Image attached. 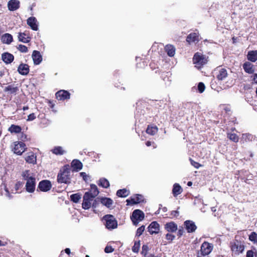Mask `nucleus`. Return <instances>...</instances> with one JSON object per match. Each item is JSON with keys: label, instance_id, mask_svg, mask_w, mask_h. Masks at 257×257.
Masks as SVG:
<instances>
[{"label": "nucleus", "instance_id": "1", "mask_svg": "<svg viewBox=\"0 0 257 257\" xmlns=\"http://www.w3.org/2000/svg\"><path fill=\"white\" fill-rule=\"evenodd\" d=\"M23 179L27 181L26 189L27 192L33 193L35 190L36 179L29 170H25L22 173Z\"/></svg>", "mask_w": 257, "mask_h": 257}, {"label": "nucleus", "instance_id": "2", "mask_svg": "<svg viewBox=\"0 0 257 257\" xmlns=\"http://www.w3.org/2000/svg\"><path fill=\"white\" fill-rule=\"evenodd\" d=\"M70 170L68 165L64 166L57 176V181L60 183H70Z\"/></svg>", "mask_w": 257, "mask_h": 257}, {"label": "nucleus", "instance_id": "3", "mask_svg": "<svg viewBox=\"0 0 257 257\" xmlns=\"http://www.w3.org/2000/svg\"><path fill=\"white\" fill-rule=\"evenodd\" d=\"M193 63L197 68H201L204 65L207 63V60L206 57L199 53H196L194 55Z\"/></svg>", "mask_w": 257, "mask_h": 257}, {"label": "nucleus", "instance_id": "4", "mask_svg": "<svg viewBox=\"0 0 257 257\" xmlns=\"http://www.w3.org/2000/svg\"><path fill=\"white\" fill-rule=\"evenodd\" d=\"M144 213L143 211L139 209L135 210L132 216H131V220L133 224L137 225L139 222L142 221L144 219Z\"/></svg>", "mask_w": 257, "mask_h": 257}, {"label": "nucleus", "instance_id": "5", "mask_svg": "<svg viewBox=\"0 0 257 257\" xmlns=\"http://www.w3.org/2000/svg\"><path fill=\"white\" fill-rule=\"evenodd\" d=\"M27 149L25 144L22 142H15L14 143L13 151L18 155H21Z\"/></svg>", "mask_w": 257, "mask_h": 257}, {"label": "nucleus", "instance_id": "6", "mask_svg": "<svg viewBox=\"0 0 257 257\" xmlns=\"http://www.w3.org/2000/svg\"><path fill=\"white\" fill-rule=\"evenodd\" d=\"M104 219L106 221L105 226L107 228L111 229L117 227V221L112 215H105Z\"/></svg>", "mask_w": 257, "mask_h": 257}, {"label": "nucleus", "instance_id": "7", "mask_svg": "<svg viewBox=\"0 0 257 257\" xmlns=\"http://www.w3.org/2000/svg\"><path fill=\"white\" fill-rule=\"evenodd\" d=\"M213 249V245L207 242H204L201 246V253L203 255L209 254Z\"/></svg>", "mask_w": 257, "mask_h": 257}, {"label": "nucleus", "instance_id": "8", "mask_svg": "<svg viewBox=\"0 0 257 257\" xmlns=\"http://www.w3.org/2000/svg\"><path fill=\"white\" fill-rule=\"evenodd\" d=\"M93 198L89 196L88 193H85L83 196V200L82 204V208L84 209H88L91 206V202L93 200Z\"/></svg>", "mask_w": 257, "mask_h": 257}, {"label": "nucleus", "instance_id": "9", "mask_svg": "<svg viewBox=\"0 0 257 257\" xmlns=\"http://www.w3.org/2000/svg\"><path fill=\"white\" fill-rule=\"evenodd\" d=\"M52 184L50 181L43 180L41 181L38 185V188L43 192H47L51 189Z\"/></svg>", "mask_w": 257, "mask_h": 257}, {"label": "nucleus", "instance_id": "10", "mask_svg": "<svg viewBox=\"0 0 257 257\" xmlns=\"http://www.w3.org/2000/svg\"><path fill=\"white\" fill-rule=\"evenodd\" d=\"M216 78L218 80H223L228 76L227 71L226 69L218 67L216 69Z\"/></svg>", "mask_w": 257, "mask_h": 257}, {"label": "nucleus", "instance_id": "11", "mask_svg": "<svg viewBox=\"0 0 257 257\" xmlns=\"http://www.w3.org/2000/svg\"><path fill=\"white\" fill-rule=\"evenodd\" d=\"M160 230V225L156 221L152 222L148 227V231L151 234H157Z\"/></svg>", "mask_w": 257, "mask_h": 257}, {"label": "nucleus", "instance_id": "12", "mask_svg": "<svg viewBox=\"0 0 257 257\" xmlns=\"http://www.w3.org/2000/svg\"><path fill=\"white\" fill-rule=\"evenodd\" d=\"M27 23L33 30L37 31L38 30V24L35 17L29 18L27 20Z\"/></svg>", "mask_w": 257, "mask_h": 257}, {"label": "nucleus", "instance_id": "13", "mask_svg": "<svg viewBox=\"0 0 257 257\" xmlns=\"http://www.w3.org/2000/svg\"><path fill=\"white\" fill-rule=\"evenodd\" d=\"M184 225L187 232L189 233L194 232L197 228L195 223L191 220H186L184 222Z\"/></svg>", "mask_w": 257, "mask_h": 257}, {"label": "nucleus", "instance_id": "14", "mask_svg": "<svg viewBox=\"0 0 257 257\" xmlns=\"http://www.w3.org/2000/svg\"><path fill=\"white\" fill-rule=\"evenodd\" d=\"M56 97L58 100H65L70 98V93L66 90H61L56 93Z\"/></svg>", "mask_w": 257, "mask_h": 257}, {"label": "nucleus", "instance_id": "15", "mask_svg": "<svg viewBox=\"0 0 257 257\" xmlns=\"http://www.w3.org/2000/svg\"><path fill=\"white\" fill-rule=\"evenodd\" d=\"M8 7L11 11H16L20 7V2L18 0H11L8 2Z\"/></svg>", "mask_w": 257, "mask_h": 257}, {"label": "nucleus", "instance_id": "16", "mask_svg": "<svg viewBox=\"0 0 257 257\" xmlns=\"http://www.w3.org/2000/svg\"><path fill=\"white\" fill-rule=\"evenodd\" d=\"M143 200V196L141 195L137 194L132 197L131 199L126 200L127 205L137 204Z\"/></svg>", "mask_w": 257, "mask_h": 257}, {"label": "nucleus", "instance_id": "17", "mask_svg": "<svg viewBox=\"0 0 257 257\" xmlns=\"http://www.w3.org/2000/svg\"><path fill=\"white\" fill-rule=\"evenodd\" d=\"M34 63L36 65L39 64L42 60V57L39 51L34 50L32 55Z\"/></svg>", "mask_w": 257, "mask_h": 257}, {"label": "nucleus", "instance_id": "18", "mask_svg": "<svg viewBox=\"0 0 257 257\" xmlns=\"http://www.w3.org/2000/svg\"><path fill=\"white\" fill-rule=\"evenodd\" d=\"M25 161L29 164H36L37 163L36 156L33 152L28 153L25 157Z\"/></svg>", "mask_w": 257, "mask_h": 257}, {"label": "nucleus", "instance_id": "19", "mask_svg": "<svg viewBox=\"0 0 257 257\" xmlns=\"http://www.w3.org/2000/svg\"><path fill=\"white\" fill-rule=\"evenodd\" d=\"M19 73L23 75H26L29 73V67L27 64H21L18 68Z\"/></svg>", "mask_w": 257, "mask_h": 257}, {"label": "nucleus", "instance_id": "20", "mask_svg": "<svg viewBox=\"0 0 257 257\" xmlns=\"http://www.w3.org/2000/svg\"><path fill=\"white\" fill-rule=\"evenodd\" d=\"M85 193H88L89 196H91L94 198L99 194V191L97 186L94 184H91L90 185V189L89 191L86 192Z\"/></svg>", "mask_w": 257, "mask_h": 257}, {"label": "nucleus", "instance_id": "21", "mask_svg": "<svg viewBox=\"0 0 257 257\" xmlns=\"http://www.w3.org/2000/svg\"><path fill=\"white\" fill-rule=\"evenodd\" d=\"M243 68L244 71L248 74H252L254 72L253 65L250 62H246L244 63L243 65Z\"/></svg>", "mask_w": 257, "mask_h": 257}, {"label": "nucleus", "instance_id": "22", "mask_svg": "<svg viewBox=\"0 0 257 257\" xmlns=\"http://www.w3.org/2000/svg\"><path fill=\"white\" fill-rule=\"evenodd\" d=\"M2 60L7 64L11 63L14 60V56L9 53H5L2 54Z\"/></svg>", "mask_w": 257, "mask_h": 257}, {"label": "nucleus", "instance_id": "23", "mask_svg": "<svg viewBox=\"0 0 257 257\" xmlns=\"http://www.w3.org/2000/svg\"><path fill=\"white\" fill-rule=\"evenodd\" d=\"M4 91L7 92L11 94H16L19 90L18 87L14 86V85H9L4 88Z\"/></svg>", "mask_w": 257, "mask_h": 257}, {"label": "nucleus", "instance_id": "24", "mask_svg": "<svg viewBox=\"0 0 257 257\" xmlns=\"http://www.w3.org/2000/svg\"><path fill=\"white\" fill-rule=\"evenodd\" d=\"M71 167L75 171H78L82 168V163L78 160H74L71 163Z\"/></svg>", "mask_w": 257, "mask_h": 257}, {"label": "nucleus", "instance_id": "25", "mask_svg": "<svg viewBox=\"0 0 257 257\" xmlns=\"http://www.w3.org/2000/svg\"><path fill=\"white\" fill-rule=\"evenodd\" d=\"M183 191L181 186L178 183H175L173 185L172 193L174 197H176L180 194Z\"/></svg>", "mask_w": 257, "mask_h": 257}, {"label": "nucleus", "instance_id": "26", "mask_svg": "<svg viewBox=\"0 0 257 257\" xmlns=\"http://www.w3.org/2000/svg\"><path fill=\"white\" fill-rule=\"evenodd\" d=\"M165 228L168 232H174L177 230V225L173 222H171L167 223Z\"/></svg>", "mask_w": 257, "mask_h": 257}, {"label": "nucleus", "instance_id": "27", "mask_svg": "<svg viewBox=\"0 0 257 257\" xmlns=\"http://www.w3.org/2000/svg\"><path fill=\"white\" fill-rule=\"evenodd\" d=\"M18 39L20 41L25 43H28L30 41V37L26 32L19 33Z\"/></svg>", "mask_w": 257, "mask_h": 257}, {"label": "nucleus", "instance_id": "28", "mask_svg": "<svg viewBox=\"0 0 257 257\" xmlns=\"http://www.w3.org/2000/svg\"><path fill=\"white\" fill-rule=\"evenodd\" d=\"M13 38L12 35L6 33L2 37L1 40L3 43L10 44L13 41Z\"/></svg>", "mask_w": 257, "mask_h": 257}, {"label": "nucleus", "instance_id": "29", "mask_svg": "<svg viewBox=\"0 0 257 257\" xmlns=\"http://www.w3.org/2000/svg\"><path fill=\"white\" fill-rule=\"evenodd\" d=\"M166 52L170 57H173L175 54V48L172 45H167L165 48Z\"/></svg>", "mask_w": 257, "mask_h": 257}, {"label": "nucleus", "instance_id": "30", "mask_svg": "<svg viewBox=\"0 0 257 257\" xmlns=\"http://www.w3.org/2000/svg\"><path fill=\"white\" fill-rule=\"evenodd\" d=\"M247 57L248 60L254 62L257 60V51H250L248 52Z\"/></svg>", "mask_w": 257, "mask_h": 257}, {"label": "nucleus", "instance_id": "31", "mask_svg": "<svg viewBox=\"0 0 257 257\" xmlns=\"http://www.w3.org/2000/svg\"><path fill=\"white\" fill-rule=\"evenodd\" d=\"M231 250L232 251L235 252L237 253L239 252H242L244 249L243 246L241 244H239L238 243H234L233 244L231 245Z\"/></svg>", "mask_w": 257, "mask_h": 257}, {"label": "nucleus", "instance_id": "32", "mask_svg": "<svg viewBox=\"0 0 257 257\" xmlns=\"http://www.w3.org/2000/svg\"><path fill=\"white\" fill-rule=\"evenodd\" d=\"M186 41L189 43L198 42L199 36L195 33H191L188 36Z\"/></svg>", "mask_w": 257, "mask_h": 257}, {"label": "nucleus", "instance_id": "33", "mask_svg": "<svg viewBox=\"0 0 257 257\" xmlns=\"http://www.w3.org/2000/svg\"><path fill=\"white\" fill-rule=\"evenodd\" d=\"M255 139V137L250 134H243L241 137V141L243 142H248L253 141Z\"/></svg>", "mask_w": 257, "mask_h": 257}, {"label": "nucleus", "instance_id": "34", "mask_svg": "<svg viewBox=\"0 0 257 257\" xmlns=\"http://www.w3.org/2000/svg\"><path fill=\"white\" fill-rule=\"evenodd\" d=\"M8 131L11 133L18 134L20 133L22 131V128L19 125L15 124H12L9 128Z\"/></svg>", "mask_w": 257, "mask_h": 257}, {"label": "nucleus", "instance_id": "35", "mask_svg": "<svg viewBox=\"0 0 257 257\" xmlns=\"http://www.w3.org/2000/svg\"><path fill=\"white\" fill-rule=\"evenodd\" d=\"M101 203L107 208H109L113 203V201L109 198H102L101 199Z\"/></svg>", "mask_w": 257, "mask_h": 257}, {"label": "nucleus", "instance_id": "36", "mask_svg": "<svg viewBox=\"0 0 257 257\" xmlns=\"http://www.w3.org/2000/svg\"><path fill=\"white\" fill-rule=\"evenodd\" d=\"M116 195L120 197H125L129 195V191L125 189L118 190Z\"/></svg>", "mask_w": 257, "mask_h": 257}, {"label": "nucleus", "instance_id": "37", "mask_svg": "<svg viewBox=\"0 0 257 257\" xmlns=\"http://www.w3.org/2000/svg\"><path fill=\"white\" fill-rule=\"evenodd\" d=\"M158 132V127L157 126H148L146 130L147 134L151 135H154Z\"/></svg>", "mask_w": 257, "mask_h": 257}, {"label": "nucleus", "instance_id": "38", "mask_svg": "<svg viewBox=\"0 0 257 257\" xmlns=\"http://www.w3.org/2000/svg\"><path fill=\"white\" fill-rule=\"evenodd\" d=\"M98 185L103 188H107L109 186V183L107 179L101 178L99 180Z\"/></svg>", "mask_w": 257, "mask_h": 257}, {"label": "nucleus", "instance_id": "39", "mask_svg": "<svg viewBox=\"0 0 257 257\" xmlns=\"http://www.w3.org/2000/svg\"><path fill=\"white\" fill-rule=\"evenodd\" d=\"M81 198V195L78 193L74 194L70 196L71 200L74 203H78Z\"/></svg>", "mask_w": 257, "mask_h": 257}, {"label": "nucleus", "instance_id": "40", "mask_svg": "<svg viewBox=\"0 0 257 257\" xmlns=\"http://www.w3.org/2000/svg\"><path fill=\"white\" fill-rule=\"evenodd\" d=\"M227 138L231 141L236 143L238 141L239 138L235 134L229 133L227 134Z\"/></svg>", "mask_w": 257, "mask_h": 257}, {"label": "nucleus", "instance_id": "41", "mask_svg": "<svg viewBox=\"0 0 257 257\" xmlns=\"http://www.w3.org/2000/svg\"><path fill=\"white\" fill-rule=\"evenodd\" d=\"M53 153L56 155H62L64 153L65 151L63 150L61 147H55L52 151Z\"/></svg>", "mask_w": 257, "mask_h": 257}, {"label": "nucleus", "instance_id": "42", "mask_svg": "<svg viewBox=\"0 0 257 257\" xmlns=\"http://www.w3.org/2000/svg\"><path fill=\"white\" fill-rule=\"evenodd\" d=\"M249 239L254 243L257 244V233L255 232H251L249 236Z\"/></svg>", "mask_w": 257, "mask_h": 257}, {"label": "nucleus", "instance_id": "43", "mask_svg": "<svg viewBox=\"0 0 257 257\" xmlns=\"http://www.w3.org/2000/svg\"><path fill=\"white\" fill-rule=\"evenodd\" d=\"M145 229V226L144 225H142L139 228H138L136 232V236H141Z\"/></svg>", "mask_w": 257, "mask_h": 257}, {"label": "nucleus", "instance_id": "44", "mask_svg": "<svg viewBox=\"0 0 257 257\" xmlns=\"http://www.w3.org/2000/svg\"><path fill=\"white\" fill-rule=\"evenodd\" d=\"M18 49L22 53H26L28 51L27 47L23 45H19L18 47Z\"/></svg>", "mask_w": 257, "mask_h": 257}, {"label": "nucleus", "instance_id": "45", "mask_svg": "<svg viewBox=\"0 0 257 257\" xmlns=\"http://www.w3.org/2000/svg\"><path fill=\"white\" fill-rule=\"evenodd\" d=\"M140 242H136L134 244V245L132 247V250L134 252H138L140 248Z\"/></svg>", "mask_w": 257, "mask_h": 257}, {"label": "nucleus", "instance_id": "46", "mask_svg": "<svg viewBox=\"0 0 257 257\" xmlns=\"http://www.w3.org/2000/svg\"><path fill=\"white\" fill-rule=\"evenodd\" d=\"M205 88V85L202 82H199L198 85V89L200 93H202Z\"/></svg>", "mask_w": 257, "mask_h": 257}, {"label": "nucleus", "instance_id": "47", "mask_svg": "<svg viewBox=\"0 0 257 257\" xmlns=\"http://www.w3.org/2000/svg\"><path fill=\"white\" fill-rule=\"evenodd\" d=\"M233 83H234V82H233V79L229 80L228 81H227L226 82V85H225L224 86V88L226 89V88H229L230 87H231L233 84Z\"/></svg>", "mask_w": 257, "mask_h": 257}, {"label": "nucleus", "instance_id": "48", "mask_svg": "<svg viewBox=\"0 0 257 257\" xmlns=\"http://www.w3.org/2000/svg\"><path fill=\"white\" fill-rule=\"evenodd\" d=\"M190 161L191 165L193 166H194L195 168L198 169L201 166L200 164L199 163L193 161L192 159H190Z\"/></svg>", "mask_w": 257, "mask_h": 257}, {"label": "nucleus", "instance_id": "49", "mask_svg": "<svg viewBox=\"0 0 257 257\" xmlns=\"http://www.w3.org/2000/svg\"><path fill=\"white\" fill-rule=\"evenodd\" d=\"M3 194L8 197L9 199H11L12 198V196L11 195L8 189L6 187V186H5V192L3 193Z\"/></svg>", "mask_w": 257, "mask_h": 257}, {"label": "nucleus", "instance_id": "50", "mask_svg": "<svg viewBox=\"0 0 257 257\" xmlns=\"http://www.w3.org/2000/svg\"><path fill=\"white\" fill-rule=\"evenodd\" d=\"M149 250V247L147 245H143L142 246V253L146 255Z\"/></svg>", "mask_w": 257, "mask_h": 257}, {"label": "nucleus", "instance_id": "51", "mask_svg": "<svg viewBox=\"0 0 257 257\" xmlns=\"http://www.w3.org/2000/svg\"><path fill=\"white\" fill-rule=\"evenodd\" d=\"M113 250V248L111 246H106L104 249V251L106 253L112 252Z\"/></svg>", "mask_w": 257, "mask_h": 257}, {"label": "nucleus", "instance_id": "52", "mask_svg": "<svg viewBox=\"0 0 257 257\" xmlns=\"http://www.w3.org/2000/svg\"><path fill=\"white\" fill-rule=\"evenodd\" d=\"M36 118V116L34 113H31L28 116L27 121H32Z\"/></svg>", "mask_w": 257, "mask_h": 257}, {"label": "nucleus", "instance_id": "53", "mask_svg": "<svg viewBox=\"0 0 257 257\" xmlns=\"http://www.w3.org/2000/svg\"><path fill=\"white\" fill-rule=\"evenodd\" d=\"M166 238L167 240H173L175 238V236L170 233H167L166 235Z\"/></svg>", "mask_w": 257, "mask_h": 257}, {"label": "nucleus", "instance_id": "54", "mask_svg": "<svg viewBox=\"0 0 257 257\" xmlns=\"http://www.w3.org/2000/svg\"><path fill=\"white\" fill-rule=\"evenodd\" d=\"M179 215V212L177 210L172 211L171 213L172 217H177Z\"/></svg>", "mask_w": 257, "mask_h": 257}, {"label": "nucleus", "instance_id": "55", "mask_svg": "<svg viewBox=\"0 0 257 257\" xmlns=\"http://www.w3.org/2000/svg\"><path fill=\"white\" fill-rule=\"evenodd\" d=\"M80 175L81 177H82L83 178V179L84 181H86L87 180L88 176L86 174V173L81 172L80 173Z\"/></svg>", "mask_w": 257, "mask_h": 257}, {"label": "nucleus", "instance_id": "56", "mask_svg": "<svg viewBox=\"0 0 257 257\" xmlns=\"http://www.w3.org/2000/svg\"><path fill=\"white\" fill-rule=\"evenodd\" d=\"M253 251L252 250H249L247 251L246 257H253Z\"/></svg>", "mask_w": 257, "mask_h": 257}, {"label": "nucleus", "instance_id": "57", "mask_svg": "<svg viewBox=\"0 0 257 257\" xmlns=\"http://www.w3.org/2000/svg\"><path fill=\"white\" fill-rule=\"evenodd\" d=\"M178 235H179V236H181V235H183V233H184L183 229V228H182V229H179L178 230Z\"/></svg>", "mask_w": 257, "mask_h": 257}, {"label": "nucleus", "instance_id": "58", "mask_svg": "<svg viewBox=\"0 0 257 257\" xmlns=\"http://www.w3.org/2000/svg\"><path fill=\"white\" fill-rule=\"evenodd\" d=\"M253 81L255 83H257V74H255L254 75H253Z\"/></svg>", "mask_w": 257, "mask_h": 257}, {"label": "nucleus", "instance_id": "59", "mask_svg": "<svg viewBox=\"0 0 257 257\" xmlns=\"http://www.w3.org/2000/svg\"><path fill=\"white\" fill-rule=\"evenodd\" d=\"M65 252L68 254H69L70 253V249L68 248H67L65 249Z\"/></svg>", "mask_w": 257, "mask_h": 257}, {"label": "nucleus", "instance_id": "60", "mask_svg": "<svg viewBox=\"0 0 257 257\" xmlns=\"http://www.w3.org/2000/svg\"><path fill=\"white\" fill-rule=\"evenodd\" d=\"M146 144L147 146L149 147V146H151V145H152V142H150V141H147V142H146Z\"/></svg>", "mask_w": 257, "mask_h": 257}, {"label": "nucleus", "instance_id": "61", "mask_svg": "<svg viewBox=\"0 0 257 257\" xmlns=\"http://www.w3.org/2000/svg\"><path fill=\"white\" fill-rule=\"evenodd\" d=\"M20 183H17V184H16V185H15V188H16V191L18 189L19 187V186H20Z\"/></svg>", "mask_w": 257, "mask_h": 257}, {"label": "nucleus", "instance_id": "62", "mask_svg": "<svg viewBox=\"0 0 257 257\" xmlns=\"http://www.w3.org/2000/svg\"><path fill=\"white\" fill-rule=\"evenodd\" d=\"M29 109V107H28V106H24V107H23V109L24 110H27V109Z\"/></svg>", "mask_w": 257, "mask_h": 257}, {"label": "nucleus", "instance_id": "63", "mask_svg": "<svg viewBox=\"0 0 257 257\" xmlns=\"http://www.w3.org/2000/svg\"><path fill=\"white\" fill-rule=\"evenodd\" d=\"M192 182H190V181L188 182L187 183V185L189 186H191L192 185Z\"/></svg>", "mask_w": 257, "mask_h": 257}, {"label": "nucleus", "instance_id": "64", "mask_svg": "<svg viewBox=\"0 0 257 257\" xmlns=\"http://www.w3.org/2000/svg\"><path fill=\"white\" fill-rule=\"evenodd\" d=\"M211 210H212V211H213V212H215V211H216V208H215V207H212L211 208Z\"/></svg>", "mask_w": 257, "mask_h": 257}]
</instances>
